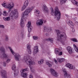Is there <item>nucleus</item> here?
Segmentation results:
<instances>
[{"instance_id":"72a5a7b5","label":"nucleus","mask_w":78,"mask_h":78,"mask_svg":"<svg viewBox=\"0 0 78 78\" xmlns=\"http://www.w3.org/2000/svg\"><path fill=\"white\" fill-rule=\"evenodd\" d=\"M8 12L6 11H4L3 13V16H6L8 15Z\"/></svg>"},{"instance_id":"f704fd0d","label":"nucleus","mask_w":78,"mask_h":78,"mask_svg":"<svg viewBox=\"0 0 78 78\" xmlns=\"http://www.w3.org/2000/svg\"><path fill=\"white\" fill-rule=\"evenodd\" d=\"M33 38L34 40H37L39 39V37L37 36H34L33 37Z\"/></svg>"},{"instance_id":"aec40b11","label":"nucleus","mask_w":78,"mask_h":78,"mask_svg":"<svg viewBox=\"0 0 78 78\" xmlns=\"http://www.w3.org/2000/svg\"><path fill=\"white\" fill-rule=\"evenodd\" d=\"M67 50L70 54H72V48L70 46H68L67 48Z\"/></svg>"},{"instance_id":"6ab92c4d","label":"nucleus","mask_w":78,"mask_h":78,"mask_svg":"<svg viewBox=\"0 0 78 78\" xmlns=\"http://www.w3.org/2000/svg\"><path fill=\"white\" fill-rule=\"evenodd\" d=\"M0 51L2 52V53H6L5 49L4 48V47L2 46L0 47Z\"/></svg>"},{"instance_id":"4be33fe9","label":"nucleus","mask_w":78,"mask_h":78,"mask_svg":"<svg viewBox=\"0 0 78 78\" xmlns=\"http://www.w3.org/2000/svg\"><path fill=\"white\" fill-rule=\"evenodd\" d=\"M2 55L3 56L2 57V58L3 59H5L8 58V55L6 54H3Z\"/></svg>"},{"instance_id":"9d476101","label":"nucleus","mask_w":78,"mask_h":78,"mask_svg":"<svg viewBox=\"0 0 78 78\" xmlns=\"http://www.w3.org/2000/svg\"><path fill=\"white\" fill-rule=\"evenodd\" d=\"M27 27L28 28L29 32H30L32 30V27L31 26V22L29 21L27 25Z\"/></svg>"},{"instance_id":"4c0bfd02","label":"nucleus","mask_w":78,"mask_h":78,"mask_svg":"<svg viewBox=\"0 0 78 78\" xmlns=\"http://www.w3.org/2000/svg\"><path fill=\"white\" fill-rule=\"evenodd\" d=\"M35 12L37 14H40V12L38 10H36L35 11Z\"/></svg>"},{"instance_id":"c03bdc74","label":"nucleus","mask_w":78,"mask_h":78,"mask_svg":"<svg viewBox=\"0 0 78 78\" xmlns=\"http://www.w3.org/2000/svg\"><path fill=\"white\" fill-rule=\"evenodd\" d=\"M10 59L8 58L6 62L8 63H9V62H10Z\"/></svg>"},{"instance_id":"a19ab883","label":"nucleus","mask_w":78,"mask_h":78,"mask_svg":"<svg viewBox=\"0 0 78 78\" xmlns=\"http://www.w3.org/2000/svg\"><path fill=\"white\" fill-rule=\"evenodd\" d=\"M18 73H19V71H16L15 73H14V75H18Z\"/></svg>"},{"instance_id":"c756f323","label":"nucleus","mask_w":78,"mask_h":78,"mask_svg":"<svg viewBox=\"0 0 78 78\" xmlns=\"http://www.w3.org/2000/svg\"><path fill=\"white\" fill-rule=\"evenodd\" d=\"M27 7V6L26 5H23V7H22L21 8V11H24L25 9Z\"/></svg>"},{"instance_id":"412c9836","label":"nucleus","mask_w":78,"mask_h":78,"mask_svg":"<svg viewBox=\"0 0 78 78\" xmlns=\"http://www.w3.org/2000/svg\"><path fill=\"white\" fill-rule=\"evenodd\" d=\"M64 58H58L57 59V61L59 62H62L64 61Z\"/></svg>"},{"instance_id":"5fc2aeb1","label":"nucleus","mask_w":78,"mask_h":78,"mask_svg":"<svg viewBox=\"0 0 78 78\" xmlns=\"http://www.w3.org/2000/svg\"><path fill=\"white\" fill-rule=\"evenodd\" d=\"M30 34H28V37H30Z\"/></svg>"},{"instance_id":"c9c22d12","label":"nucleus","mask_w":78,"mask_h":78,"mask_svg":"<svg viewBox=\"0 0 78 78\" xmlns=\"http://www.w3.org/2000/svg\"><path fill=\"white\" fill-rule=\"evenodd\" d=\"M9 37H8V36L7 35H6L5 36V41L7 42V41H8V38Z\"/></svg>"},{"instance_id":"1a4fd4ad","label":"nucleus","mask_w":78,"mask_h":78,"mask_svg":"<svg viewBox=\"0 0 78 78\" xmlns=\"http://www.w3.org/2000/svg\"><path fill=\"white\" fill-rule=\"evenodd\" d=\"M51 73L53 76H58V74L54 70V69H50Z\"/></svg>"},{"instance_id":"3c124183","label":"nucleus","mask_w":78,"mask_h":78,"mask_svg":"<svg viewBox=\"0 0 78 78\" xmlns=\"http://www.w3.org/2000/svg\"><path fill=\"white\" fill-rule=\"evenodd\" d=\"M75 25H78V22H76L75 23Z\"/></svg>"},{"instance_id":"ddd939ff","label":"nucleus","mask_w":78,"mask_h":78,"mask_svg":"<svg viewBox=\"0 0 78 78\" xmlns=\"http://www.w3.org/2000/svg\"><path fill=\"white\" fill-rule=\"evenodd\" d=\"M55 53L57 55H62V52L58 48H56L55 50Z\"/></svg>"},{"instance_id":"a878e982","label":"nucleus","mask_w":78,"mask_h":78,"mask_svg":"<svg viewBox=\"0 0 78 78\" xmlns=\"http://www.w3.org/2000/svg\"><path fill=\"white\" fill-rule=\"evenodd\" d=\"M73 46L74 47V50H75L78 53V48L75 45V44H73Z\"/></svg>"},{"instance_id":"4468645a","label":"nucleus","mask_w":78,"mask_h":78,"mask_svg":"<svg viewBox=\"0 0 78 78\" xmlns=\"http://www.w3.org/2000/svg\"><path fill=\"white\" fill-rule=\"evenodd\" d=\"M66 67H67L68 68H69V69H75L74 66H72V64H70L69 63L66 64Z\"/></svg>"},{"instance_id":"7c9ffc66","label":"nucleus","mask_w":78,"mask_h":78,"mask_svg":"<svg viewBox=\"0 0 78 78\" xmlns=\"http://www.w3.org/2000/svg\"><path fill=\"white\" fill-rule=\"evenodd\" d=\"M8 48L9 49L11 52L12 53V55H14V52L12 50V48H11L10 47H9Z\"/></svg>"},{"instance_id":"37998d69","label":"nucleus","mask_w":78,"mask_h":78,"mask_svg":"<svg viewBox=\"0 0 78 78\" xmlns=\"http://www.w3.org/2000/svg\"><path fill=\"white\" fill-rule=\"evenodd\" d=\"M5 27L3 25H0V28H4Z\"/></svg>"},{"instance_id":"20e7f679","label":"nucleus","mask_w":78,"mask_h":78,"mask_svg":"<svg viewBox=\"0 0 78 78\" xmlns=\"http://www.w3.org/2000/svg\"><path fill=\"white\" fill-rule=\"evenodd\" d=\"M24 62H26L29 65V67L31 69H33V58L30 56H25L23 59Z\"/></svg>"},{"instance_id":"0eeeda50","label":"nucleus","mask_w":78,"mask_h":78,"mask_svg":"<svg viewBox=\"0 0 78 78\" xmlns=\"http://www.w3.org/2000/svg\"><path fill=\"white\" fill-rule=\"evenodd\" d=\"M13 13V17H14L15 19L16 18H18V12L17 11V9H15L14 11H12Z\"/></svg>"},{"instance_id":"6e6552de","label":"nucleus","mask_w":78,"mask_h":78,"mask_svg":"<svg viewBox=\"0 0 78 78\" xmlns=\"http://www.w3.org/2000/svg\"><path fill=\"white\" fill-rule=\"evenodd\" d=\"M15 59L16 61H19L20 59V55L18 53H16L14 55Z\"/></svg>"},{"instance_id":"9b49d317","label":"nucleus","mask_w":78,"mask_h":78,"mask_svg":"<svg viewBox=\"0 0 78 78\" xmlns=\"http://www.w3.org/2000/svg\"><path fill=\"white\" fill-rule=\"evenodd\" d=\"M6 75V71L5 70H2L1 71V75L2 76V78H7Z\"/></svg>"},{"instance_id":"cd10ccee","label":"nucleus","mask_w":78,"mask_h":78,"mask_svg":"<svg viewBox=\"0 0 78 78\" xmlns=\"http://www.w3.org/2000/svg\"><path fill=\"white\" fill-rule=\"evenodd\" d=\"M72 2L73 3L74 5H76L77 6H78V2L76 1H75V0H72Z\"/></svg>"},{"instance_id":"b1692460","label":"nucleus","mask_w":78,"mask_h":78,"mask_svg":"<svg viewBox=\"0 0 78 78\" xmlns=\"http://www.w3.org/2000/svg\"><path fill=\"white\" fill-rule=\"evenodd\" d=\"M28 68L22 69L21 70V73H23V72H25V71H28Z\"/></svg>"},{"instance_id":"de8ad7c7","label":"nucleus","mask_w":78,"mask_h":78,"mask_svg":"<svg viewBox=\"0 0 78 78\" xmlns=\"http://www.w3.org/2000/svg\"><path fill=\"white\" fill-rule=\"evenodd\" d=\"M3 66L4 67L6 66V62H4L3 63Z\"/></svg>"},{"instance_id":"e433bc0d","label":"nucleus","mask_w":78,"mask_h":78,"mask_svg":"<svg viewBox=\"0 0 78 78\" xmlns=\"http://www.w3.org/2000/svg\"><path fill=\"white\" fill-rule=\"evenodd\" d=\"M16 65H13L12 66V69L13 70H14L15 69H16Z\"/></svg>"},{"instance_id":"bb28decb","label":"nucleus","mask_w":78,"mask_h":78,"mask_svg":"<svg viewBox=\"0 0 78 78\" xmlns=\"http://www.w3.org/2000/svg\"><path fill=\"white\" fill-rule=\"evenodd\" d=\"M50 61H47L46 62V63L48 66L49 67H51L52 66L51 64H50Z\"/></svg>"},{"instance_id":"5701e85b","label":"nucleus","mask_w":78,"mask_h":78,"mask_svg":"<svg viewBox=\"0 0 78 78\" xmlns=\"http://www.w3.org/2000/svg\"><path fill=\"white\" fill-rule=\"evenodd\" d=\"M46 40L48 41H49L50 42H51V43H53V39L51 38H47L46 39Z\"/></svg>"},{"instance_id":"393cba45","label":"nucleus","mask_w":78,"mask_h":78,"mask_svg":"<svg viewBox=\"0 0 78 78\" xmlns=\"http://www.w3.org/2000/svg\"><path fill=\"white\" fill-rule=\"evenodd\" d=\"M21 75L23 78H26L27 76V73H22L21 74Z\"/></svg>"},{"instance_id":"dca6fc26","label":"nucleus","mask_w":78,"mask_h":78,"mask_svg":"<svg viewBox=\"0 0 78 78\" xmlns=\"http://www.w3.org/2000/svg\"><path fill=\"white\" fill-rule=\"evenodd\" d=\"M34 52L33 53L34 55H35L37 53V52L38 51V47L37 46H35L34 47Z\"/></svg>"},{"instance_id":"c85d7f7f","label":"nucleus","mask_w":78,"mask_h":78,"mask_svg":"<svg viewBox=\"0 0 78 78\" xmlns=\"http://www.w3.org/2000/svg\"><path fill=\"white\" fill-rule=\"evenodd\" d=\"M3 19L5 21H9V20H10V17H8L6 18H3Z\"/></svg>"},{"instance_id":"f257e3e1","label":"nucleus","mask_w":78,"mask_h":78,"mask_svg":"<svg viewBox=\"0 0 78 78\" xmlns=\"http://www.w3.org/2000/svg\"><path fill=\"white\" fill-rule=\"evenodd\" d=\"M56 32L57 34V42L60 41L63 45L64 44L65 41L67 37L66 34L65 33L60 32L59 30H56Z\"/></svg>"},{"instance_id":"39448f33","label":"nucleus","mask_w":78,"mask_h":78,"mask_svg":"<svg viewBox=\"0 0 78 78\" xmlns=\"http://www.w3.org/2000/svg\"><path fill=\"white\" fill-rule=\"evenodd\" d=\"M2 5L5 8H9L10 9H12L14 7V3L13 2H11L10 3L4 2L3 4H2Z\"/></svg>"},{"instance_id":"6e6d98bb","label":"nucleus","mask_w":78,"mask_h":78,"mask_svg":"<svg viewBox=\"0 0 78 78\" xmlns=\"http://www.w3.org/2000/svg\"><path fill=\"white\" fill-rule=\"evenodd\" d=\"M2 16V13L0 12V16Z\"/></svg>"},{"instance_id":"7ed1b4c3","label":"nucleus","mask_w":78,"mask_h":78,"mask_svg":"<svg viewBox=\"0 0 78 78\" xmlns=\"http://www.w3.org/2000/svg\"><path fill=\"white\" fill-rule=\"evenodd\" d=\"M51 14L52 16H56L57 20H59L60 19L61 17V12H60L59 9H58V7H56L55 8V10L53 9H52Z\"/></svg>"},{"instance_id":"f03ea898","label":"nucleus","mask_w":78,"mask_h":78,"mask_svg":"<svg viewBox=\"0 0 78 78\" xmlns=\"http://www.w3.org/2000/svg\"><path fill=\"white\" fill-rule=\"evenodd\" d=\"M33 7H29L28 8L26 9L25 11L24 12V14L23 15H22V17L21 19L20 20V25L21 27H24V21H23V18L24 16H26L31 12L32 10H33Z\"/></svg>"},{"instance_id":"473e14b6","label":"nucleus","mask_w":78,"mask_h":78,"mask_svg":"<svg viewBox=\"0 0 78 78\" xmlns=\"http://www.w3.org/2000/svg\"><path fill=\"white\" fill-rule=\"evenodd\" d=\"M44 62V59H41L40 61H38V63L39 64H42Z\"/></svg>"},{"instance_id":"f3484780","label":"nucleus","mask_w":78,"mask_h":78,"mask_svg":"<svg viewBox=\"0 0 78 78\" xmlns=\"http://www.w3.org/2000/svg\"><path fill=\"white\" fill-rule=\"evenodd\" d=\"M27 51L29 54L31 55V48H30V45H27Z\"/></svg>"},{"instance_id":"ea45409f","label":"nucleus","mask_w":78,"mask_h":78,"mask_svg":"<svg viewBox=\"0 0 78 78\" xmlns=\"http://www.w3.org/2000/svg\"><path fill=\"white\" fill-rule=\"evenodd\" d=\"M44 30L46 31H48V28H47V27H44Z\"/></svg>"},{"instance_id":"79ce46f5","label":"nucleus","mask_w":78,"mask_h":78,"mask_svg":"<svg viewBox=\"0 0 78 78\" xmlns=\"http://www.w3.org/2000/svg\"><path fill=\"white\" fill-rule=\"evenodd\" d=\"M66 1H67V0H60L61 2H62L63 3H66Z\"/></svg>"},{"instance_id":"09e8293b","label":"nucleus","mask_w":78,"mask_h":78,"mask_svg":"<svg viewBox=\"0 0 78 78\" xmlns=\"http://www.w3.org/2000/svg\"><path fill=\"white\" fill-rule=\"evenodd\" d=\"M72 31L73 33H75V29H72Z\"/></svg>"},{"instance_id":"a211bd4d","label":"nucleus","mask_w":78,"mask_h":78,"mask_svg":"<svg viewBox=\"0 0 78 78\" xmlns=\"http://www.w3.org/2000/svg\"><path fill=\"white\" fill-rule=\"evenodd\" d=\"M66 22L67 23L69 24V26H74V24H73V22H72V21H70L69 20H68Z\"/></svg>"},{"instance_id":"8fccbe9b","label":"nucleus","mask_w":78,"mask_h":78,"mask_svg":"<svg viewBox=\"0 0 78 78\" xmlns=\"http://www.w3.org/2000/svg\"><path fill=\"white\" fill-rule=\"evenodd\" d=\"M54 61H55V63H56V64H58V61H57V60H56L55 59Z\"/></svg>"},{"instance_id":"2f4dec72","label":"nucleus","mask_w":78,"mask_h":78,"mask_svg":"<svg viewBox=\"0 0 78 78\" xmlns=\"http://www.w3.org/2000/svg\"><path fill=\"white\" fill-rule=\"evenodd\" d=\"M29 4V2H28V1L27 0L25 1L24 3V5L27 6H28V5Z\"/></svg>"},{"instance_id":"603ef678","label":"nucleus","mask_w":78,"mask_h":78,"mask_svg":"<svg viewBox=\"0 0 78 78\" xmlns=\"http://www.w3.org/2000/svg\"><path fill=\"white\" fill-rule=\"evenodd\" d=\"M73 20H75V21L76 20H77V18L76 17L75 18H74Z\"/></svg>"},{"instance_id":"58836bf2","label":"nucleus","mask_w":78,"mask_h":78,"mask_svg":"<svg viewBox=\"0 0 78 78\" xmlns=\"http://www.w3.org/2000/svg\"><path fill=\"white\" fill-rule=\"evenodd\" d=\"M71 40L72 41H73V42H78V41H77V40L75 38H73L71 39Z\"/></svg>"},{"instance_id":"f8f14e48","label":"nucleus","mask_w":78,"mask_h":78,"mask_svg":"<svg viewBox=\"0 0 78 78\" xmlns=\"http://www.w3.org/2000/svg\"><path fill=\"white\" fill-rule=\"evenodd\" d=\"M63 71L64 73V76L65 78H70V76L67 74V73L66 71V70L65 69H63Z\"/></svg>"},{"instance_id":"2eb2a0df","label":"nucleus","mask_w":78,"mask_h":78,"mask_svg":"<svg viewBox=\"0 0 78 78\" xmlns=\"http://www.w3.org/2000/svg\"><path fill=\"white\" fill-rule=\"evenodd\" d=\"M43 8L44 11L46 13L48 12V9L47 8V7L45 5H44L43 6Z\"/></svg>"},{"instance_id":"a18cd8bd","label":"nucleus","mask_w":78,"mask_h":78,"mask_svg":"<svg viewBox=\"0 0 78 78\" xmlns=\"http://www.w3.org/2000/svg\"><path fill=\"white\" fill-rule=\"evenodd\" d=\"M29 78H33V75H32V74H31L29 75Z\"/></svg>"},{"instance_id":"423d86ee","label":"nucleus","mask_w":78,"mask_h":78,"mask_svg":"<svg viewBox=\"0 0 78 78\" xmlns=\"http://www.w3.org/2000/svg\"><path fill=\"white\" fill-rule=\"evenodd\" d=\"M44 22V23H46V20H44L43 19L39 20L38 21H37V26L42 25L43 24Z\"/></svg>"},{"instance_id":"49530a36","label":"nucleus","mask_w":78,"mask_h":78,"mask_svg":"<svg viewBox=\"0 0 78 78\" xmlns=\"http://www.w3.org/2000/svg\"><path fill=\"white\" fill-rule=\"evenodd\" d=\"M24 34H21V37L22 39L24 37Z\"/></svg>"},{"instance_id":"864d4df0","label":"nucleus","mask_w":78,"mask_h":78,"mask_svg":"<svg viewBox=\"0 0 78 78\" xmlns=\"http://www.w3.org/2000/svg\"><path fill=\"white\" fill-rule=\"evenodd\" d=\"M49 30H50V31H52V29H51V28H49Z\"/></svg>"}]
</instances>
